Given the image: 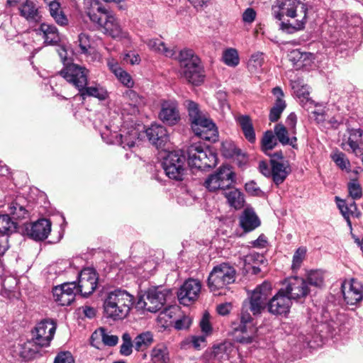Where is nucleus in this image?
Returning <instances> with one entry per match:
<instances>
[{
  "label": "nucleus",
  "mask_w": 363,
  "mask_h": 363,
  "mask_svg": "<svg viewBox=\"0 0 363 363\" xmlns=\"http://www.w3.org/2000/svg\"><path fill=\"white\" fill-rule=\"evenodd\" d=\"M292 301L289 296L284 294V289L278 292L267 302V308L269 313L274 315H286L289 313Z\"/></svg>",
  "instance_id": "obj_14"
},
{
  "label": "nucleus",
  "mask_w": 363,
  "mask_h": 363,
  "mask_svg": "<svg viewBox=\"0 0 363 363\" xmlns=\"http://www.w3.org/2000/svg\"><path fill=\"white\" fill-rule=\"evenodd\" d=\"M289 59L293 63L296 69H301L307 66L311 61V53L301 52L299 50H293L289 54Z\"/></svg>",
  "instance_id": "obj_40"
},
{
  "label": "nucleus",
  "mask_w": 363,
  "mask_h": 363,
  "mask_svg": "<svg viewBox=\"0 0 363 363\" xmlns=\"http://www.w3.org/2000/svg\"><path fill=\"white\" fill-rule=\"evenodd\" d=\"M89 71L84 67L71 63L65 66L60 71V75L69 83L75 86L79 91L87 85Z\"/></svg>",
  "instance_id": "obj_10"
},
{
  "label": "nucleus",
  "mask_w": 363,
  "mask_h": 363,
  "mask_svg": "<svg viewBox=\"0 0 363 363\" xmlns=\"http://www.w3.org/2000/svg\"><path fill=\"white\" fill-rule=\"evenodd\" d=\"M158 118L166 125H176L180 121V113L177 101L174 99L162 101Z\"/></svg>",
  "instance_id": "obj_16"
},
{
  "label": "nucleus",
  "mask_w": 363,
  "mask_h": 363,
  "mask_svg": "<svg viewBox=\"0 0 363 363\" xmlns=\"http://www.w3.org/2000/svg\"><path fill=\"white\" fill-rule=\"evenodd\" d=\"M22 199L17 198L9 205V212L14 219H23L28 216V211L21 203Z\"/></svg>",
  "instance_id": "obj_46"
},
{
  "label": "nucleus",
  "mask_w": 363,
  "mask_h": 363,
  "mask_svg": "<svg viewBox=\"0 0 363 363\" xmlns=\"http://www.w3.org/2000/svg\"><path fill=\"white\" fill-rule=\"evenodd\" d=\"M209 318L210 316L208 313H204L199 324L202 334L207 337L211 335L213 330L209 321Z\"/></svg>",
  "instance_id": "obj_60"
},
{
  "label": "nucleus",
  "mask_w": 363,
  "mask_h": 363,
  "mask_svg": "<svg viewBox=\"0 0 363 363\" xmlns=\"http://www.w3.org/2000/svg\"><path fill=\"white\" fill-rule=\"evenodd\" d=\"M347 189L349 195L353 200L359 199L362 196L361 185L356 179H352L348 183Z\"/></svg>",
  "instance_id": "obj_53"
},
{
  "label": "nucleus",
  "mask_w": 363,
  "mask_h": 363,
  "mask_svg": "<svg viewBox=\"0 0 363 363\" xmlns=\"http://www.w3.org/2000/svg\"><path fill=\"white\" fill-rule=\"evenodd\" d=\"M240 226L245 232H250L259 227L260 220L252 208H246L239 218Z\"/></svg>",
  "instance_id": "obj_27"
},
{
  "label": "nucleus",
  "mask_w": 363,
  "mask_h": 363,
  "mask_svg": "<svg viewBox=\"0 0 363 363\" xmlns=\"http://www.w3.org/2000/svg\"><path fill=\"white\" fill-rule=\"evenodd\" d=\"M331 158L336 165L342 170H345L347 172L350 170V162L343 152L337 150L332 153Z\"/></svg>",
  "instance_id": "obj_49"
},
{
  "label": "nucleus",
  "mask_w": 363,
  "mask_h": 363,
  "mask_svg": "<svg viewBox=\"0 0 363 363\" xmlns=\"http://www.w3.org/2000/svg\"><path fill=\"white\" fill-rule=\"evenodd\" d=\"M125 100L123 110L127 111L130 115H135L139 111V106L143 102V99L138 94L132 89L126 90L123 95Z\"/></svg>",
  "instance_id": "obj_29"
},
{
  "label": "nucleus",
  "mask_w": 363,
  "mask_h": 363,
  "mask_svg": "<svg viewBox=\"0 0 363 363\" xmlns=\"http://www.w3.org/2000/svg\"><path fill=\"white\" fill-rule=\"evenodd\" d=\"M307 6L299 0H277L272 6L273 16L281 21L285 15L291 18L289 23L281 22L280 28L292 33L303 29L307 19Z\"/></svg>",
  "instance_id": "obj_2"
},
{
  "label": "nucleus",
  "mask_w": 363,
  "mask_h": 363,
  "mask_svg": "<svg viewBox=\"0 0 363 363\" xmlns=\"http://www.w3.org/2000/svg\"><path fill=\"white\" fill-rule=\"evenodd\" d=\"M35 31L44 39L46 45H55L60 41L58 30L54 25L42 23Z\"/></svg>",
  "instance_id": "obj_26"
},
{
  "label": "nucleus",
  "mask_w": 363,
  "mask_h": 363,
  "mask_svg": "<svg viewBox=\"0 0 363 363\" xmlns=\"http://www.w3.org/2000/svg\"><path fill=\"white\" fill-rule=\"evenodd\" d=\"M291 86L296 96L299 99L301 105L303 107L308 108V106L312 104L313 101L309 97L310 93L308 86L303 84L299 81L294 82Z\"/></svg>",
  "instance_id": "obj_36"
},
{
  "label": "nucleus",
  "mask_w": 363,
  "mask_h": 363,
  "mask_svg": "<svg viewBox=\"0 0 363 363\" xmlns=\"http://www.w3.org/2000/svg\"><path fill=\"white\" fill-rule=\"evenodd\" d=\"M174 57L179 64L181 77L195 86L200 85L204 81L205 74L201 60L192 50H182Z\"/></svg>",
  "instance_id": "obj_4"
},
{
  "label": "nucleus",
  "mask_w": 363,
  "mask_h": 363,
  "mask_svg": "<svg viewBox=\"0 0 363 363\" xmlns=\"http://www.w3.org/2000/svg\"><path fill=\"white\" fill-rule=\"evenodd\" d=\"M41 347L34 340L28 341L19 345L17 352L23 360L28 361L35 358L38 354Z\"/></svg>",
  "instance_id": "obj_34"
},
{
  "label": "nucleus",
  "mask_w": 363,
  "mask_h": 363,
  "mask_svg": "<svg viewBox=\"0 0 363 363\" xmlns=\"http://www.w3.org/2000/svg\"><path fill=\"white\" fill-rule=\"evenodd\" d=\"M196 127H191L193 132L196 135L203 140L211 142H216L218 138V132L215 123L208 118L206 117L200 122L196 123Z\"/></svg>",
  "instance_id": "obj_20"
},
{
  "label": "nucleus",
  "mask_w": 363,
  "mask_h": 363,
  "mask_svg": "<svg viewBox=\"0 0 363 363\" xmlns=\"http://www.w3.org/2000/svg\"><path fill=\"white\" fill-rule=\"evenodd\" d=\"M296 123H297V117L294 113H291L286 118V128L289 131H290V134L291 135H296Z\"/></svg>",
  "instance_id": "obj_61"
},
{
  "label": "nucleus",
  "mask_w": 363,
  "mask_h": 363,
  "mask_svg": "<svg viewBox=\"0 0 363 363\" xmlns=\"http://www.w3.org/2000/svg\"><path fill=\"white\" fill-rule=\"evenodd\" d=\"M263 62V54L262 52H257L252 55L248 62V67L250 69L256 70L262 67Z\"/></svg>",
  "instance_id": "obj_59"
},
{
  "label": "nucleus",
  "mask_w": 363,
  "mask_h": 363,
  "mask_svg": "<svg viewBox=\"0 0 363 363\" xmlns=\"http://www.w3.org/2000/svg\"><path fill=\"white\" fill-rule=\"evenodd\" d=\"M16 223L7 214L0 215V232L10 234L16 231Z\"/></svg>",
  "instance_id": "obj_47"
},
{
  "label": "nucleus",
  "mask_w": 363,
  "mask_h": 363,
  "mask_svg": "<svg viewBox=\"0 0 363 363\" xmlns=\"http://www.w3.org/2000/svg\"><path fill=\"white\" fill-rule=\"evenodd\" d=\"M97 281L96 273L93 269L86 268L82 270L77 286V292H80L83 296H88L96 289Z\"/></svg>",
  "instance_id": "obj_18"
},
{
  "label": "nucleus",
  "mask_w": 363,
  "mask_h": 363,
  "mask_svg": "<svg viewBox=\"0 0 363 363\" xmlns=\"http://www.w3.org/2000/svg\"><path fill=\"white\" fill-rule=\"evenodd\" d=\"M284 285V294L289 296L291 301L305 297L308 293L307 282L298 277L288 278Z\"/></svg>",
  "instance_id": "obj_17"
},
{
  "label": "nucleus",
  "mask_w": 363,
  "mask_h": 363,
  "mask_svg": "<svg viewBox=\"0 0 363 363\" xmlns=\"http://www.w3.org/2000/svg\"><path fill=\"white\" fill-rule=\"evenodd\" d=\"M104 28L105 33L113 38H128V33L123 30L114 16H105L103 24H99Z\"/></svg>",
  "instance_id": "obj_24"
},
{
  "label": "nucleus",
  "mask_w": 363,
  "mask_h": 363,
  "mask_svg": "<svg viewBox=\"0 0 363 363\" xmlns=\"http://www.w3.org/2000/svg\"><path fill=\"white\" fill-rule=\"evenodd\" d=\"M151 359L153 363H169L168 349L163 345H157L151 351Z\"/></svg>",
  "instance_id": "obj_44"
},
{
  "label": "nucleus",
  "mask_w": 363,
  "mask_h": 363,
  "mask_svg": "<svg viewBox=\"0 0 363 363\" xmlns=\"http://www.w3.org/2000/svg\"><path fill=\"white\" fill-rule=\"evenodd\" d=\"M101 135L106 143L119 145L123 146V148L126 147L129 148L133 147L137 141H139V133L135 128H132L124 135L121 133L118 134L116 131L113 133L109 132L106 127V131H103Z\"/></svg>",
  "instance_id": "obj_11"
},
{
  "label": "nucleus",
  "mask_w": 363,
  "mask_h": 363,
  "mask_svg": "<svg viewBox=\"0 0 363 363\" xmlns=\"http://www.w3.org/2000/svg\"><path fill=\"white\" fill-rule=\"evenodd\" d=\"M146 43L148 48L155 52L162 54L168 57H174L176 55L174 50L167 48L160 39H150Z\"/></svg>",
  "instance_id": "obj_42"
},
{
  "label": "nucleus",
  "mask_w": 363,
  "mask_h": 363,
  "mask_svg": "<svg viewBox=\"0 0 363 363\" xmlns=\"http://www.w3.org/2000/svg\"><path fill=\"white\" fill-rule=\"evenodd\" d=\"M186 158L181 151L169 152L163 158L162 167L166 175L177 181H182L185 174Z\"/></svg>",
  "instance_id": "obj_8"
},
{
  "label": "nucleus",
  "mask_w": 363,
  "mask_h": 363,
  "mask_svg": "<svg viewBox=\"0 0 363 363\" xmlns=\"http://www.w3.org/2000/svg\"><path fill=\"white\" fill-rule=\"evenodd\" d=\"M171 295L169 289L152 288L139 298L138 305L147 311L155 313L162 309Z\"/></svg>",
  "instance_id": "obj_7"
},
{
  "label": "nucleus",
  "mask_w": 363,
  "mask_h": 363,
  "mask_svg": "<svg viewBox=\"0 0 363 363\" xmlns=\"http://www.w3.org/2000/svg\"><path fill=\"white\" fill-rule=\"evenodd\" d=\"M187 161L191 168L206 169L217 164V155L211 149L199 144L190 145L186 150Z\"/></svg>",
  "instance_id": "obj_6"
},
{
  "label": "nucleus",
  "mask_w": 363,
  "mask_h": 363,
  "mask_svg": "<svg viewBox=\"0 0 363 363\" xmlns=\"http://www.w3.org/2000/svg\"><path fill=\"white\" fill-rule=\"evenodd\" d=\"M235 182V173L227 166L220 167L215 173L209 175L204 182V186L210 191H225Z\"/></svg>",
  "instance_id": "obj_9"
},
{
  "label": "nucleus",
  "mask_w": 363,
  "mask_h": 363,
  "mask_svg": "<svg viewBox=\"0 0 363 363\" xmlns=\"http://www.w3.org/2000/svg\"><path fill=\"white\" fill-rule=\"evenodd\" d=\"M274 134L280 143L283 145H291L296 147L297 138L291 135L290 131L281 123L277 124L274 128Z\"/></svg>",
  "instance_id": "obj_35"
},
{
  "label": "nucleus",
  "mask_w": 363,
  "mask_h": 363,
  "mask_svg": "<svg viewBox=\"0 0 363 363\" xmlns=\"http://www.w3.org/2000/svg\"><path fill=\"white\" fill-rule=\"evenodd\" d=\"M72 355L69 352H60L55 359L54 363H74Z\"/></svg>",
  "instance_id": "obj_62"
},
{
  "label": "nucleus",
  "mask_w": 363,
  "mask_h": 363,
  "mask_svg": "<svg viewBox=\"0 0 363 363\" xmlns=\"http://www.w3.org/2000/svg\"><path fill=\"white\" fill-rule=\"evenodd\" d=\"M290 172L291 168L288 162L272 159V178L277 185L282 184Z\"/></svg>",
  "instance_id": "obj_31"
},
{
  "label": "nucleus",
  "mask_w": 363,
  "mask_h": 363,
  "mask_svg": "<svg viewBox=\"0 0 363 363\" xmlns=\"http://www.w3.org/2000/svg\"><path fill=\"white\" fill-rule=\"evenodd\" d=\"M344 299L348 305H355L363 298V286L356 279L345 281L342 284Z\"/></svg>",
  "instance_id": "obj_19"
},
{
  "label": "nucleus",
  "mask_w": 363,
  "mask_h": 363,
  "mask_svg": "<svg viewBox=\"0 0 363 363\" xmlns=\"http://www.w3.org/2000/svg\"><path fill=\"white\" fill-rule=\"evenodd\" d=\"M272 284L264 281L258 285L250 294L248 299L244 301L240 318L232 323L231 329L234 339L240 343H250L256 336L253 319L248 312L257 315L267 307V300L272 292Z\"/></svg>",
  "instance_id": "obj_1"
},
{
  "label": "nucleus",
  "mask_w": 363,
  "mask_h": 363,
  "mask_svg": "<svg viewBox=\"0 0 363 363\" xmlns=\"http://www.w3.org/2000/svg\"><path fill=\"white\" fill-rule=\"evenodd\" d=\"M50 14L60 26H65L68 24V19L62 11L60 3L53 0L49 3Z\"/></svg>",
  "instance_id": "obj_41"
},
{
  "label": "nucleus",
  "mask_w": 363,
  "mask_h": 363,
  "mask_svg": "<svg viewBox=\"0 0 363 363\" xmlns=\"http://www.w3.org/2000/svg\"><path fill=\"white\" fill-rule=\"evenodd\" d=\"M134 348L136 351H143L153 342V335L150 332H145L138 335L134 339Z\"/></svg>",
  "instance_id": "obj_45"
},
{
  "label": "nucleus",
  "mask_w": 363,
  "mask_h": 363,
  "mask_svg": "<svg viewBox=\"0 0 363 363\" xmlns=\"http://www.w3.org/2000/svg\"><path fill=\"white\" fill-rule=\"evenodd\" d=\"M207 336L201 334L199 335H193L186 340L189 344H191L192 347L196 350H200L201 347L206 346Z\"/></svg>",
  "instance_id": "obj_56"
},
{
  "label": "nucleus",
  "mask_w": 363,
  "mask_h": 363,
  "mask_svg": "<svg viewBox=\"0 0 363 363\" xmlns=\"http://www.w3.org/2000/svg\"><path fill=\"white\" fill-rule=\"evenodd\" d=\"M259 169L260 172L267 177H272V159L270 160V164L264 161H261L259 164Z\"/></svg>",
  "instance_id": "obj_63"
},
{
  "label": "nucleus",
  "mask_w": 363,
  "mask_h": 363,
  "mask_svg": "<svg viewBox=\"0 0 363 363\" xmlns=\"http://www.w3.org/2000/svg\"><path fill=\"white\" fill-rule=\"evenodd\" d=\"M79 46L82 53L86 54L91 48V38L89 35L82 33L78 37Z\"/></svg>",
  "instance_id": "obj_57"
},
{
  "label": "nucleus",
  "mask_w": 363,
  "mask_h": 363,
  "mask_svg": "<svg viewBox=\"0 0 363 363\" xmlns=\"http://www.w3.org/2000/svg\"><path fill=\"white\" fill-rule=\"evenodd\" d=\"M56 330V324L52 320H43L38 323L33 330V340L40 347L50 345Z\"/></svg>",
  "instance_id": "obj_12"
},
{
  "label": "nucleus",
  "mask_w": 363,
  "mask_h": 363,
  "mask_svg": "<svg viewBox=\"0 0 363 363\" xmlns=\"http://www.w3.org/2000/svg\"><path fill=\"white\" fill-rule=\"evenodd\" d=\"M277 138L274 136V133L271 130H267L264 133L262 140V148L263 151L267 152L271 150L277 145Z\"/></svg>",
  "instance_id": "obj_51"
},
{
  "label": "nucleus",
  "mask_w": 363,
  "mask_h": 363,
  "mask_svg": "<svg viewBox=\"0 0 363 363\" xmlns=\"http://www.w3.org/2000/svg\"><path fill=\"white\" fill-rule=\"evenodd\" d=\"M97 11L100 13H89V18L91 21L96 23L98 24H103V21H104L105 16H113L112 13L108 11V10L104 7L99 6L97 8Z\"/></svg>",
  "instance_id": "obj_55"
},
{
  "label": "nucleus",
  "mask_w": 363,
  "mask_h": 363,
  "mask_svg": "<svg viewBox=\"0 0 363 363\" xmlns=\"http://www.w3.org/2000/svg\"><path fill=\"white\" fill-rule=\"evenodd\" d=\"M238 123L240 126L245 138L250 143H254L256 140L255 132L252 123V120L248 116H240L237 118Z\"/></svg>",
  "instance_id": "obj_37"
},
{
  "label": "nucleus",
  "mask_w": 363,
  "mask_h": 363,
  "mask_svg": "<svg viewBox=\"0 0 363 363\" xmlns=\"http://www.w3.org/2000/svg\"><path fill=\"white\" fill-rule=\"evenodd\" d=\"M133 303V296L126 291H112L108 293L104 300V314L114 320H122L128 315Z\"/></svg>",
  "instance_id": "obj_3"
},
{
  "label": "nucleus",
  "mask_w": 363,
  "mask_h": 363,
  "mask_svg": "<svg viewBox=\"0 0 363 363\" xmlns=\"http://www.w3.org/2000/svg\"><path fill=\"white\" fill-rule=\"evenodd\" d=\"M184 106L188 111L189 119L191 122V127H196V129L198 128L196 123L206 116L200 111L199 104L193 101H185Z\"/></svg>",
  "instance_id": "obj_38"
},
{
  "label": "nucleus",
  "mask_w": 363,
  "mask_h": 363,
  "mask_svg": "<svg viewBox=\"0 0 363 363\" xmlns=\"http://www.w3.org/2000/svg\"><path fill=\"white\" fill-rule=\"evenodd\" d=\"M75 282H66L52 289L54 300L61 306H69L74 300L77 294Z\"/></svg>",
  "instance_id": "obj_15"
},
{
  "label": "nucleus",
  "mask_w": 363,
  "mask_h": 363,
  "mask_svg": "<svg viewBox=\"0 0 363 363\" xmlns=\"http://www.w3.org/2000/svg\"><path fill=\"white\" fill-rule=\"evenodd\" d=\"M79 94L84 99L86 96H92L102 101L108 97V91L99 84L91 86H85L84 89L79 91Z\"/></svg>",
  "instance_id": "obj_39"
},
{
  "label": "nucleus",
  "mask_w": 363,
  "mask_h": 363,
  "mask_svg": "<svg viewBox=\"0 0 363 363\" xmlns=\"http://www.w3.org/2000/svg\"><path fill=\"white\" fill-rule=\"evenodd\" d=\"M223 60L228 66H237L240 62L237 50L235 48H228L225 50L223 53Z\"/></svg>",
  "instance_id": "obj_48"
},
{
  "label": "nucleus",
  "mask_w": 363,
  "mask_h": 363,
  "mask_svg": "<svg viewBox=\"0 0 363 363\" xmlns=\"http://www.w3.org/2000/svg\"><path fill=\"white\" fill-rule=\"evenodd\" d=\"M335 201L338 208L340 209L342 215L347 221V223L350 229H352V223L350 219V216H359V213H356L357 207L354 201L347 203L345 200L341 199L339 197H335Z\"/></svg>",
  "instance_id": "obj_33"
},
{
  "label": "nucleus",
  "mask_w": 363,
  "mask_h": 363,
  "mask_svg": "<svg viewBox=\"0 0 363 363\" xmlns=\"http://www.w3.org/2000/svg\"><path fill=\"white\" fill-rule=\"evenodd\" d=\"M306 248L305 247H298L293 256L291 267L294 270L300 268L306 255Z\"/></svg>",
  "instance_id": "obj_54"
},
{
  "label": "nucleus",
  "mask_w": 363,
  "mask_h": 363,
  "mask_svg": "<svg viewBox=\"0 0 363 363\" xmlns=\"http://www.w3.org/2000/svg\"><path fill=\"white\" fill-rule=\"evenodd\" d=\"M149 141L157 148H163L169 141L167 129L162 125L152 124L145 130Z\"/></svg>",
  "instance_id": "obj_21"
},
{
  "label": "nucleus",
  "mask_w": 363,
  "mask_h": 363,
  "mask_svg": "<svg viewBox=\"0 0 363 363\" xmlns=\"http://www.w3.org/2000/svg\"><path fill=\"white\" fill-rule=\"evenodd\" d=\"M245 190L252 196H259L262 194L261 189L257 186V184L251 181L246 183Z\"/></svg>",
  "instance_id": "obj_64"
},
{
  "label": "nucleus",
  "mask_w": 363,
  "mask_h": 363,
  "mask_svg": "<svg viewBox=\"0 0 363 363\" xmlns=\"http://www.w3.org/2000/svg\"><path fill=\"white\" fill-rule=\"evenodd\" d=\"M27 234L35 240L46 239L51 231V222L46 218L38 220L26 226Z\"/></svg>",
  "instance_id": "obj_22"
},
{
  "label": "nucleus",
  "mask_w": 363,
  "mask_h": 363,
  "mask_svg": "<svg viewBox=\"0 0 363 363\" xmlns=\"http://www.w3.org/2000/svg\"><path fill=\"white\" fill-rule=\"evenodd\" d=\"M308 283L314 286L320 287L323 284V274L320 270L311 271L307 277Z\"/></svg>",
  "instance_id": "obj_52"
},
{
  "label": "nucleus",
  "mask_w": 363,
  "mask_h": 363,
  "mask_svg": "<svg viewBox=\"0 0 363 363\" xmlns=\"http://www.w3.org/2000/svg\"><path fill=\"white\" fill-rule=\"evenodd\" d=\"M347 145L356 155L360 152L363 147V131L359 128L350 130L347 143L342 144V147L348 151L349 150L346 147Z\"/></svg>",
  "instance_id": "obj_32"
},
{
  "label": "nucleus",
  "mask_w": 363,
  "mask_h": 363,
  "mask_svg": "<svg viewBox=\"0 0 363 363\" xmlns=\"http://www.w3.org/2000/svg\"><path fill=\"white\" fill-rule=\"evenodd\" d=\"M228 192H225V196L227 199L229 205L235 209H240L244 206V196L237 189L230 188Z\"/></svg>",
  "instance_id": "obj_43"
},
{
  "label": "nucleus",
  "mask_w": 363,
  "mask_h": 363,
  "mask_svg": "<svg viewBox=\"0 0 363 363\" xmlns=\"http://www.w3.org/2000/svg\"><path fill=\"white\" fill-rule=\"evenodd\" d=\"M100 333L102 342L105 345L113 347L118 344V337L117 335H111L106 333V330L104 328H100Z\"/></svg>",
  "instance_id": "obj_58"
},
{
  "label": "nucleus",
  "mask_w": 363,
  "mask_h": 363,
  "mask_svg": "<svg viewBox=\"0 0 363 363\" xmlns=\"http://www.w3.org/2000/svg\"><path fill=\"white\" fill-rule=\"evenodd\" d=\"M272 94L276 97V100L270 110L269 119L271 122H276L280 118L282 112L286 108V104L284 99V92L280 87L277 86L274 88Z\"/></svg>",
  "instance_id": "obj_28"
},
{
  "label": "nucleus",
  "mask_w": 363,
  "mask_h": 363,
  "mask_svg": "<svg viewBox=\"0 0 363 363\" xmlns=\"http://www.w3.org/2000/svg\"><path fill=\"white\" fill-rule=\"evenodd\" d=\"M201 290V283L194 279H187L179 288L177 297L179 303L184 306H189L199 297Z\"/></svg>",
  "instance_id": "obj_13"
},
{
  "label": "nucleus",
  "mask_w": 363,
  "mask_h": 363,
  "mask_svg": "<svg viewBox=\"0 0 363 363\" xmlns=\"http://www.w3.org/2000/svg\"><path fill=\"white\" fill-rule=\"evenodd\" d=\"M235 269L228 263H221L215 266L208 277V286L210 291L215 294L217 291L227 288L235 280Z\"/></svg>",
  "instance_id": "obj_5"
},
{
  "label": "nucleus",
  "mask_w": 363,
  "mask_h": 363,
  "mask_svg": "<svg viewBox=\"0 0 363 363\" xmlns=\"http://www.w3.org/2000/svg\"><path fill=\"white\" fill-rule=\"evenodd\" d=\"M134 347V341L128 333H124L122 335V344L120 347V354L123 356H129L132 354Z\"/></svg>",
  "instance_id": "obj_50"
},
{
  "label": "nucleus",
  "mask_w": 363,
  "mask_h": 363,
  "mask_svg": "<svg viewBox=\"0 0 363 363\" xmlns=\"http://www.w3.org/2000/svg\"><path fill=\"white\" fill-rule=\"evenodd\" d=\"M107 65L111 72L125 86L132 88L134 86V81L130 74L122 69L116 60L112 58L108 59Z\"/></svg>",
  "instance_id": "obj_30"
},
{
  "label": "nucleus",
  "mask_w": 363,
  "mask_h": 363,
  "mask_svg": "<svg viewBox=\"0 0 363 363\" xmlns=\"http://www.w3.org/2000/svg\"><path fill=\"white\" fill-rule=\"evenodd\" d=\"M39 9L40 6L36 0H26L18 7L20 15L28 22L32 23L41 21L42 16Z\"/></svg>",
  "instance_id": "obj_23"
},
{
  "label": "nucleus",
  "mask_w": 363,
  "mask_h": 363,
  "mask_svg": "<svg viewBox=\"0 0 363 363\" xmlns=\"http://www.w3.org/2000/svg\"><path fill=\"white\" fill-rule=\"evenodd\" d=\"M235 352V347L230 342H224L213 345L211 349L208 356L210 359L218 362H222L229 359L232 353Z\"/></svg>",
  "instance_id": "obj_25"
}]
</instances>
